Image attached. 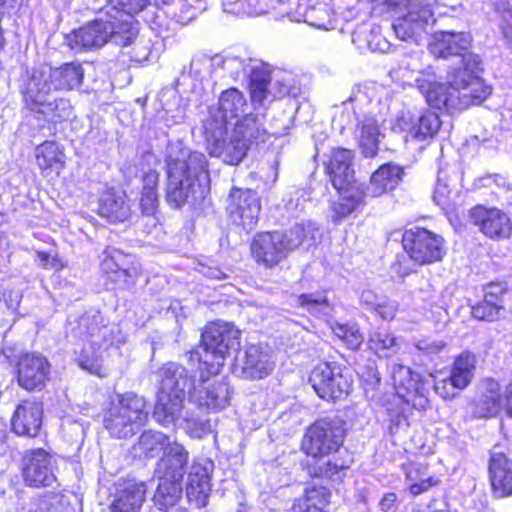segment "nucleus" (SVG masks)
<instances>
[{
    "instance_id": "obj_23",
    "label": "nucleus",
    "mask_w": 512,
    "mask_h": 512,
    "mask_svg": "<svg viewBox=\"0 0 512 512\" xmlns=\"http://www.w3.org/2000/svg\"><path fill=\"white\" fill-rule=\"evenodd\" d=\"M146 490L143 481H125L115 495L111 512H138L145 500Z\"/></svg>"
},
{
    "instance_id": "obj_46",
    "label": "nucleus",
    "mask_w": 512,
    "mask_h": 512,
    "mask_svg": "<svg viewBox=\"0 0 512 512\" xmlns=\"http://www.w3.org/2000/svg\"><path fill=\"white\" fill-rule=\"evenodd\" d=\"M339 368L338 365H331L329 363L318 364L311 372L309 381L315 390L316 394L321 398L324 393H327V387L335 375V371Z\"/></svg>"
},
{
    "instance_id": "obj_51",
    "label": "nucleus",
    "mask_w": 512,
    "mask_h": 512,
    "mask_svg": "<svg viewBox=\"0 0 512 512\" xmlns=\"http://www.w3.org/2000/svg\"><path fill=\"white\" fill-rule=\"evenodd\" d=\"M182 427L189 437L195 439H201L212 431L208 419H202L195 415H187Z\"/></svg>"
},
{
    "instance_id": "obj_3",
    "label": "nucleus",
    "mask_w": 512,
    "mask_h": 512,
    "mask_svg": "<svg viewBox=\"0 0 512 512\" xmlns=\"http://www.w3.org/2000/svg\"><path fill=\"white\" fill-rule=\"evenodd\" d=\"M246 100L237 89L224 91L219 98V113L221 120L207 121L204 125L209 155L219 158L225 146L228 127L233 125L231 142L238 151V160L246 156L251 145L256 125V116L245 113Z\"/></svg>"
},
{
    "instance_id": "obj_56",
    "label": "nucleus",
    "mask_w": 512,
    "mask_h": 512,
    "mask_svg": "<svg viewBox=\"0 0 512 512\" xmlns=\"http://www.w3.org/2000/svg\"><path fill=\"white\" fill-rule=\"evenodd\" d=\"M448 168V165L438 168L437 184L433 195L435 203L441 206L442 208H447L449 206V199L451 193V191L449 190L448 183H443V179H445V177H443V174L444 171Z\"/></svg>"
},
{
    "instance_id": "obj_49",
    "label": "nucleus",
    "mask_w": 512,
    "mask_h": 512,
    "mask_svg": "<svg viewBox=\"0 0 512 512\" xmlns=\"http://www.w3.org/2000/svg\"><path fill=\"white\" fill-rule=\"evenodd\" d=\"M333 333L341 339L349 349H358L364 338L356 325L335 323L331 326Z\"/></svg>"
},
{
    "instance_id": "obj_7",
    "label": "nucleus",
    "mask_w": 512,
    "mask_h": 512,
    "mask_svg": "<svg viewBox=\"0 0 512 512\" xmlns=\"http://www.w3.org/2000/svg\"><path fill=\"white\" fill-rule=\"evenodd\" d=\"M203 162H167L166 201L174 208L204 199L207 193V165Z\"/></svg>"
},
{
    "instance_id": "obj_64",
    "label": "nucleus",
    "mask_w": 512,
    "mask_h": 512,
    "mask_svg": "<svg viewBox=\"0 0 512 512\" xmlns=\"http://www.w3.org/2000/svg\"><path fill=\"white\" fill-rule=\"evenodd\" d=\"M501 29L504 37L512 42V10H504L501 19Z\"/></svg>"
},
{
    "instance_id": "obj_42",
    "label": "nucleus",
    "mask_w": 512,
    "mask_h": 512,
    "mask_svg": "<svg viewBox=\"0 0 512 512\" xmlns=\"http://www.w3.org/2000/svg\"><path fill=\"white\" fill-rule=\"evenodd\" d=\"M352 387L351 374L347 369H342L340 366L332 376L327 393H324L322 399H339L349 394Z\"/></svg>"
},
{
    "instance_id": "obj_36",
    "label": "nucleus",
    "mask_w": 512,
    "mask_h": 512,
    "mask_svg": "<svg viewBox=\"0 0 512 512\" xmlns=\"http://www.w3.org/2000/svg\"><path fill=\"white\" fill-rule=\"evenodd\" d=\"M303 20L308 25L323 30H333L336 28V19L331 9L326 4H318L305 9Z\"/></svg>"
},
{
    "instance_id": "obj_13",
    "label": "nucleus",
    "mask_w": 512,
    "mask_h": 512,
    "mask_svg": "<svg viewBox=\"0 0 512 512\" xmlns=\"http://www.w3.org/2000/svg\"><path fill=\"white\" fill-rule=\"evenodd\" d=\"M299 92L290 72L263 61L258 63V107H267L286 96L296 97Z\"/></svg>"
},
{
    "instance_id": "obj_24",
    "label": "nucleus",
    "mask_w": 512,
    "mask_h": 512,
    "mask_svg": "<svg viewBox=\"0 0 512 512\" xmlns=\"http://www.w3.org/2000/svg\"><path fill=\"white\" fill-rule=\"evenodd\" d=\"M240 66L241 61L235 57L223 58L220 56L208 57L206 55H199L192 58L189 74L195 79L202 81L207 76L213 74L214 68L221 67L223 70L228 71L230 75L237 76Z\"/></svg>"
},
{
    "instance_id": "obj_20",
    "label": "nucleus",
    "mask_w": 512,
    "mask_h": 512,
    "mask_svg": "<svg viewBox=\"0 0 512 512\" xmlns=\"http://www.w3.org/2000/svg\"><path fill=\"white\" fill-rule=\"evenodd\" d=\"M18 383L26 390L41 389L50 373V364L39 354H25L18 361Z\"/></svg>"
},
{
    "instance_id": "obj_59",
    "label": "nucleus",
    "mask_w": 512,
    "mask_h": 512,
    "mask_svg": "<svg viewBox=\"0 0 512 512\" xmlns=\"http://www.w3.org/2000/svg\"><path fill=\"white\" fill-rule=\"evenodd\" d=\"M167 160H200L197 153H192L182 141L170 143L167 148Z\"/></svg>"
},
{
    "instance_id": "obj_57",
    "label": "nucleus",
    "mask_w": 512,
    "mask_h": 512,
    "mask_svg": "<svg viewBox=\"0 0 512 512\" xmlns=\"http://www.w3.org/2000/svg\"><path fill=\"white\" fill-rule=\"evenodd\" d=\"M62 148L54 141H46L35 149L36 160H61Z\"/></svg>"
},
{
    "instance_id": "obj_37",
    "label": "nucleus",
    "mask_w": 512,
    "mask_h": 512,
    "mask_svg": "<svg viewBox=\"0 0 512 512\" xmlns=\"http://www.w3.org/2000/svg\"><path fill=\"white\" fill-rule=\"evenodd\" d=\"M57 92H51L47 103L38 104L32 101H25L31 110L48 114L53 113L56 120L66 119L71 115V104L65 98H58L55 94Z\"/></svg>"
},
{
    "instance_id": "obj_31",
    "label": "nucleus",
    "mask_w": 512,
    "mask_h": 512,
    "mask_svg": "<svg viewBox=\"0 0 512 512\" xmlns=\"http://www.w3.org/2000/svg\"><path fill=\"white\" fill-rule=\"evenodd\" d=\"M168 443H170L169 437L164 433L146 430L132 446V454L139 459L154 458L160 451H164Z\"/></svg>"
},
{
    "instance_id": "obj_47",
    "label": "nucleus",
    "mask_w": 512,
    "mask_h": 512,
    "mask_svg": "<svg viewBox=\"0 0 512 512\" xmlns=\"http://www.w3.org/2000/svg\"><path fill=\"white\" fill-rule=\"evenodd\" d=\"M493 397L481 394L472 404V414L477 418L496 416L503 408L504 398L496 399Z\"/></svg>"
},
{
    "instance_id": "obj_39",
    "label": "nucleus",
    "mask_w": 512,
    "mask_h": 512,
    "mask_svg": "<svg viewBox=\"0 0 512 512\" xmlns=\"http://www.w3.org/2000/svg\"><path fill=\"white\" fill-rule=\"evenodd\" d=\"M326 171L337 191L356 182L355 171L350 162H327Z\"/></svg>"
},
{
    "instance_id": "obj_62",
    "label": "nucleus",
    "mask_w": 512,
    "mask_h": 512,
    "mask_svg": "<svg viewBox=\"0 0 512 512\" xmlns=\"http://www.w3.org/2000/svg\"><path fill=\"white\" fill-rule=\"evenodd\" d=\"M398 311V303L392 300L379 301L374 312H376L383 320H392Z\"/></svg>"
},
{
    "instance_id": "obj_12",
    "label": "nucleus",
    "mask_w": 512,
    "mask_h": 512,
    "mask_svg": "<svg viewBox=\"0 0 512 512\" xmlns=\"http://www.w3.org/2000/svg\"><path fill=\"white\" fill-rule=\"evenodd\" d=\"M344 434V423L341 419H320L307 429L302 440V450L315 458L328 456L342 446Z\"/></svg>"
},
{
    "instance_id": "obj_44",
    "label": "nucleus",
    "mask_w": 512,
    "mask_h": 512,
    "mask_svg": "<svg viewBox=\"0 0 512 512\" xmlns=\"http://www.w3.org/2000/svg\"><path fill=\"white\" fill-rule=\"evenodd\" d=\"M102 350H99L97 347H91L90 345H85L79 352H75L76 354V362L83 369L91 374H95L98 376H104L102 373V364H101V353Z\"/></svg>"
},
{
    "instance_id": "obj_32",
    "label": "nucleus",
    "mask_w": 512,
    "mask_h": 512,
    "mask_svg": "<svg viewBox=\"0 0 512 512\" xmlns=\"http://www.w3.org/2000/svg\"><path fill=\"white\" fill-rule=\"evenodd\" d=\"M359 146L365 158H373L378 150L380 129L378 120L372 115H364L363 119L358 121Z\"/></svg>"
},
{
    "instance_id": "obj_48",
    "label": "nucleus",
    "mask_w": 512,
    "mask_h": 512,
    "mask_svg": "<svg viewBox=\"0 0 512 512\" xmlns=\"http://www.w3.org/2000/svg\"><path fill=\"white\" fill-rule=\"evenodd\" d=\"M232 199H238L237 210L239 217L242 220L244 226H248L253 223L254 219V204L256 199L253 197L251 191L242 192L241 190L235 189L230 194Z\"/></svg>"
},
{
    "instance_id": "obj_6",
    "label": "nucleus",
    "mask_w": 512,
    "mask_h": 512,
    "mask_svg": "<svg viewBox=\"0 0 512 512\" xmlns=\"http://www.w3.org/2000/svg\"><path fill=\"white\" fill-rule=\"evenodd\" d=\"M374 10L396 16L392 28L402 41L416 40L435 19L432 7L438 0H372Z\"/></svg>"
},
{
    "instance_id": "obj_43",
    "label": "nucleus",
    "mask_w": 512,
    "mask_h": 512,
    "mask_svg": "<svg viewBox=\"0 0 512 512\" xmlns=\"http://www.w3.org/2000/svg\"><path fill=\"white\" fill-rule=\"evenodd\" d=\"M441 127L439 116L426 111L415 120L413 139L424 140L434 137Z\"/></svg>"
},
{
    "instance_id": "obj_21",
    "label": "nucleus",
    "mask_w": 512,
    "mask_h": 512,
    "mask_svg": "<svg viewBox=\"0 0 512 512\" xmlns=\"http://www.w3.org/2000/svg\"><path fill=\"white\" fill-rule=\"evenodd\" d=\"M101 261V269L107 274L113 275V280L121 282L124 286L134 283L139 274V269L134 263V257L122 251L108 247Z\"/></svg>"
},
{
    "instance_id": "obj_1",
    "label": "nucleus",
    "mask_w": 512,
    "mask_h": 512,
    "mask_svg": "<svg viewBox=\"0 0 512 512\" xmlns=\"http://www.w3.org/2000/svg\"><path fill=\"white\" fill-rule=\"evenodd\" d=\"M473 42L469 32L438 31L430 44L431 53L437 58L461 57V65L447 74V86L438 82L432 67L417 71L415 85L428 104L450 113L482 103L490 94L481 74L482 61L478 54L468 52Z\"/></svg>"
},
{
    "instance_id": "obj_52",
    "label": "nucleus",
    "mask_w": 512,
    "mask_h": 512,
    "mask_svg": "<svg viewBox=\"0 0 512 512\" xmlns=\"http://www.w3.org/2000/svg\"><path fill=\"white\" fill-rule=\"evenodd\" d=\"M297 303L313 315L326 314V310L329 307L328 299L325 296L313 293L301 294L297 298Z\"/></svg>"
},
{
    "instance_id": "obj_30",
    "label": "nucleus",
    "mask_w": 512,
    "mask_h": 512,
    "mask_svg": "<svg viewBox=\"0 0 512 512\" xmlns=\"http://www.w3.org/2000/svg\"><path fill=\"white\" fill-rule=\"evenodd\" d=\"M402 174L403 171L400 167L391 163L383 164L372 174L370 185L367 188L368 194L372 197H379L393 189L401 180Z\"/></svg>"
},
{
    "instance_id": "obj_19",
    "label": "nucleus",
    "mask_w": 512,
    "mask_h": 512,
    "mask_svg": "<svg viewBox=\"0 0 512 512\" xmlns=\"http://www.w3.org/2000/svg\"><path fill=\"white\" fill-rule=\"evenodd\" d=\"M43 405L36 400H23L11 419L12 431L18 436L36 437L42 426Z\"/></svg>"
},
{
    "instance_id": "obj_27",
    "label": "nucleus",
    "mask_w": 512,
    "mask_h": 512,
    "mask_svg": "<svg viewBox=\"0 0 512 512\" xmlns=\"http://www.w3.org/2000/svg\"><path fill=\"white\" fill-rule=\"evenodd\" d=\"M185 397L176 394L158 392L153 417L157 423L164 427L174 425L184 408Z\"/></svg>"
},
{
    "instance_id": "obj_17",
    "label": "nucleus",
    "mask_w": 512,
    "mask_h": 512,
    "mask_svg": "<svg viewBox=\"0 0 512 512\" xmlns=\"http://www.w3.org/2000/svg\"><path fill=\"white\" fill-rule=\"evenodd\" d=\"M472 223L490 239H508L512 235V222L508 214L497 208L476 206L470 210Z\"/></svg>"
},
{
    "instance_id": "obj_58",
    "label": "nucleus",
    "mask_w": 512,
    "mask_h": 512,
    "mask_svg": "<svg viewBox=\"0 0 512 512\" xmlns=\"http://www.w3.org/2000/svg\"><path fill=\"white\" fill-rule=\"evenodd\" d=\"M198 10L200 8L193 7L187 0H177L173 15L178 23L185 25L196 17Z\"/></svg>"
},
{
    "instance_id": "obj_35",
    "label": "nucleus",
    "mask_w": 512,
    "mask_h": 512,
    "mask_svg": "<svg viewBox=\"0 0 512 512\" xmlns=\"http://www.w3.org/2000/svg\"><path fill=\"white\" fill-rule=\"evenodd\" d=\"M329 498V490L325 487L307 489L306 497L293 506L292 512H325Z\"/></svg>"
},
{
    "instance_id": "obj_2",
    "label": "nucleus",
    "mask_w": 512,
    "mask_h": 512,
    "mask_svg": "<svg viewBox=\"0 0 512 512\" xmlns=\"http://www.w3.org/2000/svg\"><path fill=\"white\" fill-rule=\"evenodd\" d=\"M106 19L99 18L73 30L65 36L67 46L82 52L99 49L112 41L118 46H129L139 33L135 16L142 12L148 0H105Z\"/></svg>"
},
{
    "instance_id": "obj_63",
    "label": "nucleus",
    "mask_w": 512,
    "mask_h": 512,
    "mask_svg": "<svg viewBox=\"0 0 512 512\" xmlns=\"http://www.w3.org/2000/svg\"><path fill=\"white\" fill-rule=\"evenodd\" d=\"M505 288L499 283H491L485 288L484 298L495 303L503 305V296Z\"/></svg>"
},
{
    "instance_id": "obj_54",
    "label": "nucleus",
    "mask_w": 512,
    "mask_h": 512,
    "mask_svg": "<svg viewBox=\"0 0 512 512\" xmlns=\"http://www.w3.org/2000/svg\"><path fill=\"white\" fill-rule=\"evenodd\" d=\"M223 10L237 16H253L254 0H222Z\"/></svg>"
},
{
    "instance_id": "obj_41",
    "label": "nucleus",
    "mask_w": 512,
    "mask_h": 512,
    "mask_svg": "<svg viewBox=\"0 0 512 512\" xmlns=\"http://www.w3.org/2000/svg\"><path fill=\"white\" fill-rule=\"evenodd\" d=\"M18 291L0 290V326L11 327L15 322V314L20 303Z\"/></svg>"
},
{
    "instance_id": "obj_45",
    "label": "nucleus",
    "mask_w": 512,
    "mask_h": 512,
    "mask_svg": "<svg viewBox=\"0 0 512 512\" xmlns=\"http://www.w3.org/2000/svg\"><path fill=\"white\" fill-rule=\"evenodd\" d=\"M327 135H322L315 139V154L313 160L319 158L328 160H352L354 158V151L344 148H335L330 143H326Z\"/></svg>"
},
{
    "instance_id": "obj_28",
    "label": "nucleus",
    "mask_w": 512,
    "mask_h": 512,
    "mask_svg": "<svg viewBox=\"0 0 512 512\" xmlns=\"http://www.w3.org/2000/svg\"><path fill=\"white\" fill-rule=\"evenodd\" d=\"M339 198L332 204L336 218L341 219L365 204L366 192L361 184L354 182L338 191Z\"/></svg>"
},
{
    "instance_id": "obj_8",
    "label": "nucleus",
    "mask_w": 512,
    "mask_h": 512,
    "mask_svg": "<svg viewBox=\"0 0 512 512\" xmlns=\"http://www.w3.org/2000/svg\"><path fill=\"white\" fill-rule=\"evenodd\" d=\"M240 346V330L233 323L217 320L205 327L201 343L192 354L198 357L200 370L217 375L225 358Z\"/></svg>"
},
{
    "instance_id": "obj_50",
    "label": "nucleus",
    "mask_w": 512,
    "mask_h": 512,
    "mask_svg": "<svg viewBox=\"0 0 512 512\" xmlns=\"http://www.w3.org/2000/svg\"><path fill=\"white\" fill-rule=\"evenodd\" d=\"M235 372L244 379L253 380L256 377V349L254 347L236 357Z\"/></svg>"
},
{
    "instance_id": "obj_60",
    "label": "nucleus",
    "mask_w": 512,
    "mask_h": 512,
    "mask_svg": "<svg viewBox=\"0 0 512 512\" xmlns=\"http://www.w3.org/2000/svg\"><path fill=\"white\" fill-rule=\"evenodd\" d=\"M393 382L396 387L405 388L410 390L414 387L412 373L409 367L398 365L393 368L392 372Z\"/></svg>"
},
{
    "instance_id": "obj_22",
    "label": "nucleus",
    "mask_w": 512,
    "mask_h": 512,
    "mask_svg": "<svg viewBox=\"0 0 512 512\" xmlns=\"http://www.w3.org/2000/svg\"><path fill=\"white\" fill-rule=\"evenodd\" d=\"M489 477L496 497L512 496V460L505 454L495 452L491 455Z\"/></svg>"
},
{
    "instance_id": "obj_9",
    "label": "nucleus",
    "mask_w": 512,
    "mask_h": 512,
    "mask_svg": "<svg viewBox=\"0 0 512 512\" xmlns=\"http://www.w3.org/2000/svg\"><path fill=\"white\" fill-rule=\"evenodd\" d=\"M83 77L84 70L78 62L55 68L42 66L33 69L26 84L24 99L38 104L47 103L51 92L71 91L81 85Z\"/></svg>"
},
{
    "instance_id": "obj_55",
    "label": "nucleus",
    "mask_w": 512,
    "mask_h": 512,
    "mask_svg": "<svg viewBox=\"0 0 512 512\" xmlns=\"http://www.w3.org/2000/svg\"><path fill=\"white\" fill-rule=\"evenodd\" d=\"M415 119L409 111H401L391 122V130L396 133L406 132L405 139L410 136L413 139Z\"/></svg>"
},
{
    "instance_id": "obj_4",
    "label": "nucleus",
    "mask_w": 512,
    "mask_h": 512,
    "mask_svg": "<svg viewBox=\"0 0 512 512\" xmlns=\"http://www.w3.org/2000/svg\"><path fill=\"white\" fill-rule=\"evenodd\" d=\"M201 370L199 384L196 385L194 376L187 368L176 362H167L157 371L159 391L165 394H176L182 397L189 396L190 402L207 410H221L229 405L231 390L226 378L210 379Z\"/></svg>"
},
{
    "instance_id": "obj_53",
    "label": "nucleus",
    "mask_w": 512,
    "mask_h": 512,
    "mask_svg": "<svg viewBox=\"0 0 512 512\" xmlns=\"http://www.w3.org/2000/svg\"><path fill=\"white\" fill-rule=\"evenodd\" d=\"M503 305L495 304L487 299L472 307V315L478 320L494 321L498 319Z\"/></svg>"
},
{
    "instance_id": "obj_25",
    "label": "nucleus",
    "mask_w": 512,
    "mask_h": 512,
    "mask_svg": "<svg viewBox=\"0 0 512 512\" xmlns=\"http://www.w3.org/2000/svg\"><path fill=\"white\" fill-rule=\"evenodd\" d=\"M282 232H266L258 235V259L266 266L278 264L290 252Z\"/></svg>"
},
{
    "instance_id": "obj_34",
    "label": "nucleus",
    "mask_w": 512,
    "mask_h": 512,
    "mask_svg": "<svg viewBox=\"0 0 512 512\" xmlns=\"http://www.w3.org/2000/svg\"><path fill=\"white\" fill-rule=\"evenodd\" d=\"M367 344L375 354L385 358L393 356L401 348L398 338L387 331L370 333Z\"/></svg>"
},
{
    "instance_id": "obj_15",
    "label": "nucleus",
    "mask_w": 512,
    "mask_h": 512,
    "mask_svg": "<svg viewBox=\"0 0 512 512\" xmlns=\"http://www.w3.org/2000/svg\"><path fill=\"white\" fill-rule=\"evenodd\" d=\"M476 356L471 352L461 353L453 362L447 378L434 382L435 392L443 399H453L472 382L476 369Z\"/></svg>"
},
{
    "instance_id": "obj_40",
    "label": "nucleus",
    "mask_w": 512,
    "mask_h": 512,
    "mask_svg": "<svg viewBox=\"0 0 512 512\" xmlns=\"http://www.w3.org/2000/svg\"><path fill=\"white\" fill-rule=\"evenodd\" d=\"M362 38L371 51L388 53L391 49L389 41L377 30L368 31L366 28H359L352 34L353 43L358 44L360 48H362L360 44Z\"/></svg>"
},
{
    "instance_id": "obj_26",
    "label": "nucleus",
    "mask_w": 512,
    "mask_h": 512,
    "mask_svg": "<svg viewBox=\"0 0 512 512\" xmlns=\"http://www.w3.org/2000/svg\"><path fill=\"white\" fill-rule=\"evenodd\" d=\"M98 212L111 222H124L131 215V208L122 191L109 189L99 199Z\"/></svg>"
},
{
    "instance_id": "obj_61",
    "label": "nucleus",
    "mask_w": 512,
    "mask_h": 512,
    "mask_svg": "<svg viewBox=\"0 0 512 512\" xmlns=\"http://www.w3.org/2000/svg\"><path fill=\"white\" fill-rule=\"evenodd\" d=\"M415 347L426 356H434L443 351L446 343L443 340L423 338L415 343Z\"/></svg>"
},
{
    "instance_id": "obj_5",
    "label": "nucleus",
    "mask_w": 512,
    "mask_h": 512,
    "mask_svg": "<svg viewBox=\"0 0 512 512\" xmlns=\"http://www.w3.org/2000/svg\"><path fill=\"white\" fill-rule=\"evenodd\" d=\"M189 452L180 443H168L162 457L156 462L154 476L159 480L153 496L160 510L173 507L182 496V480L187 473Z\"/></svg>"
},
{
    "instance_id": "obj_29",
    "label": "nucleus",
    "mask_w": 512,
    "mask_h": 512,
    "mask_svg": "<svg viewBox=\"0 0 512 512\" xmlns=\"http://www.w3.org/2000/svg\"><path fill=\"white\" fill-rule=\"evenodd\" d=\"M403 470L406 480L409 482V491L415 496L427 492L441 482L438 477L429 475L427 465L422 463L403 464Z\"/></svg>"
},
{
    "instance_id": "obj_11",
    "label": "nucleus",
    "mask_w": 512,
    "mask_h": 512,
    "mask_svg": "<svg viewBox=\"0 0 512 512\" xmlns=\"http://www.w3.org/2000/svg\"><path fill=\"white\" fill-rule=\"evenodd\" d=\"M68 335L103 351L125 342L120 328L116 324L106 323L104 316L96 310L87 311L74 320H69Z\"/></svg>"
},
{
    "instance_id": "obj_33",
    "label": "nucleus",
    "mask_w": 512,
    "mask_h": 512,
    "mask_svg": "<svg viewBox=\"0 0 512 512\" xmlns=\"http://www.w3.org/2000/svg\"><path fill=\"white\" fill-rule=\"evenodd\" d=\"M143 188L141 193L140 205L143 214L153 215L158 206L157 186L159 182V173L155 170H148L142 175Z\"/></svg>"
},
{
    "instance_id": "obj_38",
    "label": "nucleus",
    "mask_w": 512,
    "mask_h": 512,
    "mask_svg": "<svg viewBox=\"0 0 512 512\" xmlns=\"http://www.w3.org/2000/svg\"><path fill=\"white\" fill-rule=\"evenodd\" d=\"M316 232L317 228L314 223L305 222L295 224L287 232L283 233V235H285L288 248L292 251L303 243H307L308 246L313 245Z\"/></svg>"
},
{
    "instance_id": "obj_14",
    "label": "nucleus",
    "mask_w": 512,
    "mask_h": 512,
    "mask_svg": "<svg viewBox=\"0 0 512 512\" xmlns=\"http://www.w3.org/2000/svg\"><path fill=\"white\" fill-rule=\"evenodd\" d=\"M402 243L410 258L421 265L439 261L444 255L443 238L424 228L407 230Z\"/></svg>"
},
{
    "instance_id": "obj_10",
    "label": "nucleus",
    "mask_w": 512,
    "mask_h": 512,
    "mask_svg": "<svg viewBox=\"0 0 512 512\" xmlns=\"http://www.w3.org/2000/svg\"><path fill=\"white\" fill-rule=\"evenodd\" d=\"M149 411L143 397L132 392L117 394L111 401L103 423L115 438H128L146 424Z\"/></svg>"
},
{
    "instance_id": "obj_18",
    "label": "nucleus",
    "mask_w": 512,
    "mask_h": 512,
    "mask_svg": "<svg viewBox=\"0 0 512 512\" xmlns=\"http://www.w3.org/2000/svg\"><path fill=\"white\" fill-rule=\"evenodd\" d=\"M214 464L207 458L195 459L188 473L186 494L197 506H205L211 492V474Z\"/></svg>"
},
{
    "instance_id": "obj_16",
    "label": "nucleus",
    "mask_w": 512,
    "mask_h": 512,
    "mask_svg": "<svg viewBox=\"0 0 512 512\" xmlns=\"http://www.w3.org/2000/svg\"><path fill=\"white\" fill-rule=\"evenodd\" d=\"M23 478L32 487L52 486L56 482L53 457L44 449L29 450L23 456Z\"/></svg>"
}]
</instances>
